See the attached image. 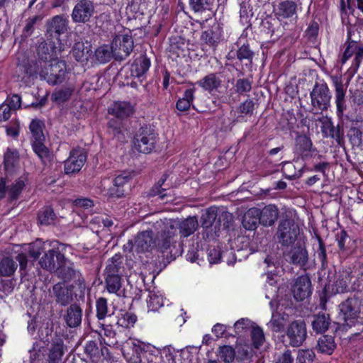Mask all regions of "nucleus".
<instances>
[{
	"label": "nucleus",
	"mask_w": 363,
	"mask_h": 363,
	"mask_svg": "<svg viewBox=\"0 0 363 363\" xmlns=\"http://www.w3.org/2000/svg\"><path fill=\"white\" fill-rule=\"evenodd\" d=\"M153 228L157 232L161 231L158 239L159 247L162 250H167L175 242L174 238L178 231L184 238L189 237L196 230L198 221L196 217H189L184 220L165 218L154 223Z\"/></svg>",
	"instance_id": "obj_1"
},
{
	"label": "nucleus",
	"mask_w": 363,
	"mask_h": 363,
	"mask_svg": "<svg viewBox=\"0 0 363 363\" xmlns=\"http://www.w3.org/2000/svg\"><path fill=\"white\" fill-rule=\"evenodd\" d=\"M149 347L138 340H129L123 347V354L129 363H157V356Z\"/></svg>",
	"instance_id": "obj_2"
},
{
	"label": "nucleus",
	"mask_w": 363,
	"mask_h": 363,
	"mask_svg": "<svg viewBox=\"0 0 363 363\" xmlns=\"http://www.w3.org/2000/svg\"><path fill=\"white\" fill-rule=\"evenodd\" d=\"M157 140V134L148 126L141 127L134 136L133 145L138 152L148 154L155 148Z\"/></svg>",
	"instance_id": "obj_3"
},
{
	"label": "nucleus",
	"mask_w": 363,
	"mask_h": 363,
	"mask_svg": "<svg viewBox=\"0 0 363 363\" xmlns=\"http://www.w3.org/2000/svg\"><path fill=\"white\" fill-rule=\"evenodd\" d=\"M311 105L315 113L327 111L330 106L331 94L325 83H315L310 93Z\"/></svg>",
	"instance_id": "obj_4"
},
{
	"label": "nucleus",
	"mask_w": 363,
	"mask_h": 363,
	"mask_svg": "<svg viewBox=\"0 0 363 363\" xmlns=\"http://www.w3.org/2000/svg\"><path fill=\"white\" fill-rule=\"evenodd\" d=\"M299 234V225L293 219H284L279 224L277 235L279 242L284 246L293 245Z\"/></svg>",
	"instance_id": "obj_5"
},
{
	"label": "nucleus",
	"mask_w": 363,
	"mask_h": 363,
	"mask_svg": "<svg viewBox=\"0 0 363 363\" xmlns=\"http://www.w3.org/2000/svg\"><path fill=\"white\" fill-rule=\"evenodd\" d=\"M289 345L298 347L303 345L307 337L306 325L303 320L298 319L291 322L286 330Z\"/></svg>",
	"instance_id": "obj_6"
},
{
	"label": "nucleus",
	"mask_w": 363,
	"mask_h": 363,
	"mask_svg": "<svg viewBox=\"0 0 363 363\" xmlns=\"http://www.w3.org/2000/svg\"><path fill=\"white\" fill-rule=\"evenodd\" d=\"M114 58L123 60L132 52L134 47L133 38L128 34L116 35L111 42Z\"/></svg>",
	"instance_id": "obj_7"
},
{
	"label": "nucleus",
	"mask_w": 363,
	"mask_h": 363,
	"mask_svg": "<svg viewBox=\"0 0 363 363\" xmlns=\"http://www.w3.org/2000/svg\"><path fill=\"white\" fill-rule=\"evenodd\" d=\"M161 231H156L152 229L143 231L137 235L135 238V249L138 252L149 251L155 246L161 251L158 246V239L160 237ZM164 250H162L163 252Z\"/></svg>",
	"instance_id": "obj_8"
},
{
	"label": "nucleus",
	"mask_w": 363,
	"mask_h": 363,
	"mask_svg": "<svg viewBox=\"0 0 363 363\" xmlns=\"http://www.w3.org/2000/svg\"><path fill=\"white\" fill-rule=\"evenodd\" d=\"M66 64L63 60H53L42 72V76L50 84L55 85L62 83L66 76Z\"/></svg>",
	"instance_id": "obj_9"
},
{
	"label": "nucleus",
	"mask_w": 363,
	"mask_h": 363,
	"mask_svg": "<svg viewBox=\"0 0 363 363\" xmlns=\"http://www.w3.org/2000/svg\"><path fill=\"white\" fill-rule=\"evenodd\" d=\"M51 297L55 298L57 304L66 306L74 300V286L64 282H58L53 285L50 291Z\"/></svg>",
	"instance_id": "obj_10"
},
{
	"label": "nucleus",
	"mask_w": 363,
	"mask_h": 363,
	"mask_svg": "<svg viewBox=\"0 0 363 363\" xmlns=\"http://www.w3.org/2000/svg\"><path fill=\"white\" fill-rule=\"evenodd\" d=\"M360 301L356 297H350L339 305L340 314L344 320L342 325H351L359 313Z\"/></svg>",
	"instance_id": "obj_11"
},
{
	"label": "nucleus",
	"mask_w": 363,
	"mask_h": 363,
	"mask_svg": "<svg viewBox=\"0 0 363 363\" xmlns=\"http://www.w3.org/2000/svg\"><path fill=\"white\" fill-rule=\"evenodd\" d=\"M217 218H218L220 225L223 223L224 228H228L230 222L233 220L231 213L222 212L220 214H218V209L216 207H211L206 211L201 218L202 226L206 228L211 227Z\"/></svg>",
	"instance_id": "obj_12"
},
{
	"label": "nucleus",
	"mask_w": 363,
	"mask_h": 363,
	"mask_svg": "<svg viewBox=\"0 0 363 363\" xmlns=\"http://www.w3.org/2000/svg\"><path fill=\"white\" fill-rule=\"evenodd\" d=\"M86 160V155L83 149L72 150L69 157L64 162V169L66 174L79 172Z\"/></svg>",
	"instance_id": "obj_13"
},
{
	"label": "nucleus",
	"mask_w": 363,
	"mask_h": 363,
	"mask_svg": "<svg viewBox=\"0 0 363 363\" xmlns=\"http://www.w3.org/2000/svg\"><path fill=\"white\" fill-rule=\"evenodd\" d=\"M65 261V255L60 252L59 249H51L41 257L39 264L43 269L50 272H55L58 268H60Z\"/></svg>",
	"instance_id": "obj_14"
},
{
	"label": "nucleus",
	"mask_w": 363,
	"mask_h": 363,
	"mask_svg": "<svg viewBox=\"0 0 363 363\" xmlns=\"http://www.w3.org/2000/svg\"><path fill=\"white\" fill-rule=\"evenodd\" d=\"M94 13V6L89 0H80L74 7L72 19L74 23H86Z\"/></svg>",
	"instance_id": "obj_15"
},
{
	"label": "nucleus",
	"mask_w": 363,
	"mask_h": 363,
	"mask_svg": "<svg viewBox=\"0 0 363 363\" xmlns=\"http://www.w3.org/2000/svg\"><path fill=\"white\" fill-rule=\"evenodd\" d=\"M286 260L304 270L308 269V252L305 246L298 245L292 247L285 254Z\"/></svg>",
	"instance_id": "obj_16"
},
{
	"label": "nucleus",
	"mask_w": 363,
	"mask_h": 363,
	"mask_svg": "<svg viewBox=\"0 0 363 363\" xmlns=\"http://www.w3.org/2000/svg\"><path fill=\"white\" fill-rule=\"evenodd\" d=\"M331 80L335 91V104L337 107V113L338 116H342L346 110L347 105L345 101V94L347 86L343 84L341 76L333 75Z\"/></svg>",
	"instance_id": "obj_17"
},
{
	"label": "nucleus",
	"mask_w": 363,
	"mask_h": 363,
	"mask_svg": "<svg viewBox=\"0 0 363 363\" xmlns=\"http://www.w3.org/2000/svg\"><path fill=\"white\" fill-rule=\"evenodd\" d=\"M294 152L303 160H306L318 153L309 137L306 135H298L295 140Z\"/></svg>",
	"instance_id": "obj_18"
},
{
	"label": "nucleus",
	"mask_w": 363,
	"mask_h": 363,
	"mask_svg": "<svg viewBox=\"0 0 363 363\" xmlns=\"http://www.w3.org/2000/svg\"><path fill=\"white\" fill-rule=\"evenodd\" d=\"M292 293L296 301H303L312 292L311 279L308 276L298 277L292 286Z\"/></svg>",
	"instance_id": "obj_19"
},
{
	"label": "nucleus",
	"mask_w": 363,
	"mask_h": 363,
	"mask_svg": "<svg viewBox=\"0 0 363 363\" xmlns=\"http://www.w3.org/2000/svg\"><path fill=\"white\" fill-rule=\"evenodd\" d=\"M69 20L64 15H57L48 21V32L52 35L53 33L57 36L67 33L69 29Z\"/></svg>",
	"instance_id": "obj_20"
},
{
	"label": "nucleus",
	"mask_w": 363,
	"mask_h": 363,
	"mask_svg": "<svg viewBox=\"0 0 363 363\" xmlns=\"http://www.w3.org/2000/svg\"><path fill=\"white\" fill-rule=\"evenodd\" d=\"M258 215L259 216V223L264 226L269 227L273 225L279 217V208L277 206L269 204L265 206L263 208H258Z\"/></svg>",
	"instance_id": "obj_21"
},
{
	"label": "nucleus",
	"mask_w": 363,
	"mask_h": 363,
	"mask_svg": "<svg viewBox=\"0 0 363 363\" xmlns=\"http://www.w3.org/2000/svg\"><path fill=\"white\" fill-rule=\"evenodd\" d=\"M108 113L117 118L123 119L132 116L135 112L134 106L128 101H115L108 108Z\"/></svg>",
	"instance_id": "obj_22"
},
{
	"label": "nucleus",
	"mask_w": 363,
	"mask_h": 363,
	"mask_svg": "<svg viewBox=\"0 0 363 363\" xmlns=\"http://www.w3.org/2000/svg\"><path fill=\"white\" fill-rule=\"evenodd\" d=\"M297 4L291 0L281 1L274 8L275 16L279 19L290 18L294 16L296 17Z\"/></svg>",
	"instance_id": "obj_23"
},
{
	"label": "nucleus",
	"mask_w": 363,
	"mask_h": 363,
	"mask_svg": "<svg viewBox=\"0 0 363 363\" xmlns=\"http://www.w3.org/2000/svg\"><path fill=\"white\" fill-rule=\"evenodd\" d=\"M63 319L69 328L79 326L82 319V309L76 303L71 304L67 308Z\"/></svg>",
	"instance_id": "obj_24"
},
{
	"label": "nucleus",
	"mask_w": 363,
	"mask_h": 363,
	"mask_svg": "<svg viewBox=\"0 0 363 363\" xmlns=\"http://www.w3.org/2000/svg\"><path fill=\"white\" fill-rule=\"evenodd\" d=\"M352 272L350 270L339 271L335 275L332 290L334 293H344L347 291L348 285L352 279Z\"/></svg>",
	"instance_id": "obj_25"
},
{
	"label": "nucleus",
	"mask_w": 363,
	"mask_h": 363,
	"mask_svg": "<svg viewBox=\"0 0 363 363\" xmlns=\"http://www.w3.org/2000/svg\"><path fill=\"white\" fill-rule=\"evenodd\" d=\"M204 91L209 94L216 91L222 85V80L216 73H210L196 82Z\"/></svg>",
	"instance_id": "obj_26"
},
{
	"label": "nucleus",
	"mask_w": 363,
	"mask_h": 363,
	"mask_svg": "<svg viewBox=\"0 0 363 363\" xmlns=\"http://www.w3.org/2000/svg\"><path fill=\"white\" fill-rule=\"evenodd\" d=\"M37 74V67L34 62L26 61L18 64L16 69L17 79L27 82L31 77Z\"/></svg>",
	"instance_id": "obj_27"
},
{
	"label": "nucleus",
	"mask_w": 363,
	"mask_h": 363,
	"mask_svg": "<svg viewBox=\"0 0 363 363\" xmlns=\"http://www.w3.org/2000/svg\"><path fill=\"white\" fill-rule=\"evenodd\" d=\"M258 208L253 207L248 209L242 217V226L248 230H255L259 223Z\"/></svg>",
	"instance_id": "obj_28"
},
{
	"label": "nucleus",
	"mask_w": 363,
	"mask_h": 363,
	"mask_svg": "<svg viewBox=\"0 0 363 363\" xmlns=\"http://www.w3.org/2000/svg\"><path fill=\"white\" fill-rule=\"evenodd\" d=\"M122 256L119 254H116L108 261V264L105 269L104 276L113 277L120 276L122 277Z\"/></svg>",
	"instance_id": "obj_29"
},
{
	"label": "nucleus",
	"mask_w": 363,
	"mask_h": 363,
	"mask_svg": "<svg viewBox=\"0 0 363 363\" xmlns=\"http://www.w3.org/2000/svg\"><path fill=\"white\" fill-rule=\"evenodd\" d=\"M222 36V29L219 25L212 26L202 33L201 39L208 45L216 47Z\"/></svg>",
	"instance_id": "obj_30"
},
{
	"label": "nucleus",
	"mask_w": 363,
	"mask_h": 363,
	"mask_svg": "<svg viewBox=\"0 0 363 363\" xmlns=\"http://www.w3.org/2000/svg\"><path fill=\"white\" fill-rule=\"evenodd\" d=\"M19 155L18 152L15 149L8 148L4 153V164L6 174H11L14 172L16 167L18 163Z\"/></svg>",
	"instance_id": "obj_31"
},
{
	"label": "nucleus",
	"mask_w": 363,
	"mask_h": 363,
	"mask_svg": "<svg viewBox=\"0 0 363 363\" xmlns=\"http://www.w3.org/2000/svg\"><path fill=\"white\" fill-rule=\"evenodd\" d=\"M91 45H86L81 41L74 43L72 48V55L75 60L78 62L87 61L91 55Z\"/></svg>",
	"instance_id": "obj_32"
},
{
	"label": "nucleus",
	"mask_w": 363,
	"mask_h": 363,
	"mask_svg": "<svg viewBox=\"0 0 363 363\" xmlns=\"http://www.w3.org/2000/svg\"><path fill=\"white\" fill-rule=\"evenodd\" d=\"M150 67V60L145 55H140L131 65V74L139 78L147 72Z\"/></svg>",
	"instance_id": "obj_33"
},
{
	"label": "nucleus",
	"mask_w": 363,
	"mask_h": 363,
	"mask_svg": "<svg viewBox=\"0 0 363 363\" xmlns=\"http://www.w3.org/2000/svg\"><path fill=\"white\" fill-rule=\"evenodd\" d=\"M65 353V345L63 341L57 340L54 341L50 347L48 361L50 363H59Z\"/></svg>",
	"instance_id": "obj_34"
},
{
	"label": "nucleus",
	"mask_w": 363,
	"mask_h": 363,
	"mask_svg": "<svg viewBox=\"0 0 363 363\" xmlns=\"http://www.w3.org/2000/svg\"><path fill=\"white\" fill-rule=\"evenodd\" d=\"M330 324L329 315L325 313H318L313 317L312 321L313 330L317 333L325 332Z\"/></svg>",
	"instance_id": "obj_35"
},
{
	"label": "nucleus",
	"mask_w": 363,
	"mask_h": 363,
	"mask_svg": "<svg viewBox=\"0 0 363 363\" xmlns=\"http://www.w3.org/2000/svg\"><path fill=\"white\" fill-rule=\"evenodd\" d=\"M94 53L96 60L101 64L106 63L114 57L111 45H101L95 50Z\"/></svg>",
	"instance_id": "obj_36"
},
{
	"label": "nucleus",
	"mask_w": 363,
	"mask_h": 363,
	"mask_svg": "<svg viewBox=\"0 0 363 363\" xmlns=\"http://www.w3.org/2000/svg\"><path fill=\"white\" fill-rule=\"evenodd\" d=\"M336 347L334 338L330 335H324L318 341V349L321 353L331 354Z\"/></svg>",
	"instance_id": "obj_37"
},
{
	"label": "nucleus",
	"mask_w": 363,
	"mask_h": 363,
	"mask_svg": "<svg viewBox=\"0 0 363 363\" xmlns=\"http://www.w3.org/2000/svg\"><path fill=\"white\" fill-rule=\"evenodd\" d=\"M195 89H187L184 93L182 98L179 99L176 104L177 110L186 111L189 109L194 99Z\"/></svg>",
	"instance_id": "obj_38"
},
{
	"label": "nucleus",
	"mask_w": 363,
	"mask_h": 363,
	"mask_svg": "<svg viewBox=\"0 0 363 363\" xmlns=\"http://www.w3.org/2000/svg\"><path fill=\"white\" fill-rule=\"evenodd\" d=\"M59 276L65 280V281H70L72 279H77L81 281V274L79 271L75 270L72 267L65 266V262L62 264L60 268L57 270Z\"/></svg>",
	"instance_id": "obj_39"
},
{
	"label": "nucleus",
	"mask_w": 363,
	"mask_h": 363,
	"mask_svg": "<svg viewBox=\"0 0 363 363\" xmlns=\"http://www.w3.org/2000/svg\"><path fill=\"white\" fill-rule=\"evenodd\" d=\"M38 218L41 225H48L54 223L56 216L50 206H45L39 211Z\"/></svg>",
	"instance_id": "obj_40"
},
{
	"label": "nucleus",
	"mask_w": 363,
	"mask_h": 363,
	"mask_svg": "<svg viewBox=\"0 0 363 363\" xmlns=\"http://www.w3.org/2000/svg\"><path fill=\"white\" fill-rule=\"evenodd\" d=\"M32 147L43 163L50 160L51 154L48 148L43 144V141H33Z\"/></svg>",
	"instance_id": "obj_41"
},
{
	"label": "nucleus",
	"mask_w": 363,
	"mask_h": 363,
	"mask_svg": "<svg viewBox=\"0 0 363 363\" xmlns=\"http://www.w3.org/2000/svg\"><path fill=\"white\" fill-rule=\"evenodd\" d=\"M43 128V123L40 120L35 119L30 122L29 129L32 135V142L45 140Z\"/></svg>",
	"instance_id": "obj_42"
},
{
	"label": "nucleus",
	"mask_w": 363,
	"mask_h": 363,
	"mask_svg": "<svg viewBox=\"0 0 363 363\" xmlns=\"http://www.w3.org/2000/svg\"><path fill=\"white\" fill-rule=\"evenodd\" d=\"M17 265L16 262L9 257H4L0 262V276L10 277L13 274Z\"/></svg>",
	"instance_id": "obj_43"
},
{
	"label": "nucleus",
	"mask_w": 363,
	"mask_h": 363,
	"mask_svg": "<svg viewBox=\"0 0 363 363\" xmlns=\"http://www.w3.org/2000/svg\"><path fill=\"white\" fill-rule=\"evenodd\" d=\"M240 18L243 24L249 23L250 18L253 16L251 0H242L240 4Z\"/></svg>",
	"instance_id": "obj_44"
},
{
	"label": "nucleus",
	"mask_w": 363,
	"mask_h": 363,
	"mask_svg": "<svg viewBox=\"0 0 363 363\" xmlns=\"http://www.w3.org/2000/svg\"><path fill=\"white\" fill-rule=\"evenodd\" d=\"M72 87H62L55 90L51 96L52 99L57 104L67 101L73 93Z\"/></svg>",
	"instance_id": "obj_45"
},
{
	"label": "nucleus",
	"mask_w": 363,
	"mask_h": 363,
	"mask_svg": "<svg viewBox=\"0 0 363 363\" xmlns=\"http://www.w3.org/2000/svg\"><path fill=\"white\" fill-rule=\"evenodd\" d=\"M116 335V332L111 325H103L99 333V335L103 339L104 343L108 346L115 345L117 343Z\"/></svg>",
	"instance_id": "obj_46"
},
{
	"label": "nucleus",
	"mask_w": 363,
	"mask_h": 363,
	"mask_svg": "<svg viewBox=\"0 0 363 363\" xmlns=\"http://www.w3.org/2000/svg\"><path fill=\"white\" fill-rule=\"evenodd\" d=\"M214 0H189L190 9L195 13L210 10Z\"/></svg>",
	"instance_id": "obj_47"
},
{
	"label": "nucleus",
	"mask_w": 363,
	"mask_h": 363,
	"mask_svg": "<svg viewBox=\"0 0 363 363\" xmlns=\"http://www.w3.org/2000/svg\"><path fill=\"white\" fill-rule=\"evenodd\" d=\"M104 279L107 291L111 294H117L121 287V277L105 276Z\"/></svg>",
	"instance_id": "obj_48"
},
{
	"label": "nucleus",
	"mask_w": 363,
	"mask_h": 363,
	"mask_svg": "<svg viewBox=\"0 0 363 363\" xmlns=\"http://www.w3.org/2000/svg\"><path fill=\"white\" fill-rule=\"evenodd\" d=\"M254 55L255 53L250 49V45L248 43H243L238 48V50L236 51L237 58L241 62L243 60H247L250 62H252Z\"/></svg>",
	"instance_id": "obj_49"
},
{
	"label": "nucleus",
	"mask_w": 363,
	"mask_h": 363,
	"mask_svg": "<svg viewBox=\"0 0 363 363\" xmlns=\"http://www.w3.org/2000/svg\"><path fill=\"white\" fill-rule=\"evenodd\" d=\"M218 353L220 359L225 363H230L235 359V352L231 346L224 345L220 347Z\"/></svg>",
	"instance_id": "obj_50"
},
{
	"label": "nucleus",
	"mask_w": 363,
	"mask_h": 363,
	"mask_svg": "<svg viewBox=\"0 0 363 363\" xmlns=\"http://www.w3.org/2000/svg\"><path fill=\"white\" fill-rule=\"evenodd\" d=\"M252 345L255 348L259 349L264 342L265 337L262 329L259 327L253 328L251 332Z\"/></svg>",
	"instance_id": "obj_51"
},
{
	"label": "nucleus",
	"mask_w": 363,
	"mask_h": 363,
	"mask_svg": "<svg viewBox=\"0 0 363 363\" xmlns=\"http://www.w3.org/2000/svg\"><path fill=\"white\" fill-rule=\"evenodd\" d=\"M342 330L347 328H353L352 335H359L363 333V311L354 319V322L351 325H342Z\"/></svg>",
	"instance_id": "obj_52"
},
{
	"label": "nucleus",
	"mask_w": 363,
	"mask_h": 363,
	"mask_svg": "<svg viewBox=\"0 0 363 363\" xmlns=\"http://www.w3.org/2000/svg\"><path fill=\"white\" fill-rule=\"evenodd\" d=\"M347 136L353 146L359 147L362 144V133L359 128H351L348 131Z\"/></svg>",
	"instance_id": "obj_53"
},
{
	"label": "nucleus",
	"mask_w": 363,
	"mask_h": 363,
	"mask_svg": "<svg viewBox=\"0 0 363 363\" xmlns=\"http://www.w3.org/2000/svg\"><path fill=\"white\" fill-rule=\"evenodd\" d=\"M45 243L43 242L40 240H37L35 242L30 244L28 252L30 257L34 259H38L45 250Z\"/></svg>",
	"instance_id": "obj_54"
},
{
	"label": "nucleus",
	"mask_w": 363,
	"mask_h": 363,
	"mask_svg": "<svg viewBox=\"0 0 363 363\" xmlns=\"http://www.w3.org/2000/svg\"><path fill=\"white\" fill-rule=\"evenodd\" d=\"M326 138H331L336 141L337 145L342 146L345 142L344 130L342 126L337 125L334 126Z\"/></svg>",
	"instance_id": "obj_55"
},
{
	"label": "nucleus",
	"mask_w": 363,
	"mask_h": 363,
	"mask_svg": "<svg viewBox=\"0 0 363 363\" xmlns=\"http://www.w3.org/2000/svg\"><path fill=\"white\" fill-rule=\"evenodd\" d=\"M96 317L98 318V319H104L108 313L107 300L103 297L98 298L96 303Z\"/></svg>",
	"instance_id": "obj_56"
},
{
	"label": "nucleus",
	"mask_w": 363,
	"mask_h": 363,
	"mask_svg": "<svg viewBox=\"0 0 363 363\" xmlns=\"http://www.w3.org/2000/svg\"><path fill=\"white\" fill-rule=\"evenodd\" d=\"M136 321L137 316L133 313L127 312L122 315L117 323L124 328H130L134 325Z\"/></svg>",
	"instance_id": "obj_57"
},
{
	"label": "nucleus",
	"mask_w": 363,
	"mask_h": 363,
	"mask_svg": "<svg viewBox=\"0 0 363 363\" xmlns=\"http://www.w3.org/2000/svg\"><path fill=\"white\" fill-rule=\"evenodd\" d=\"M318 249L316 251V256L321 262V267L325 269L328 265L327 255L325 244L320 236H318Z\"/></svg>",
	"instance_id": "obj_58"
},
{
	"label": "nucleus",
	"mask_w": 363,
	"mask_h": 363,
	"mask_svg": "<svg viewBox=\"0 0 363 363\" xmlns=\"http://www.w3.org/2000/svg\"><path fill=\"white\" fill-rule=\"evenodd\" d=\"M164 305L163 298L162 296L152 294L149 296L147 300L148 310L151 311H158Z\"/></svg>",
	"instance_id": "obj_59"
},
{
	"label": "nucleus",
	"mask_w": 363,
	"mask_h": 363,
	"mask_svg": "<svg viewBox=\"0 0 363 363\" xmlns=\"http://www.w3.org/2000/svg\"><path fill=\"white\" fill-rule=\"evenodd\" d=\"M108 130L109 133L113 135L115 137L120 138L122 134V123L117 119H111L108 121L107 124Z\"/></svg>",
	"instance_id": "obj_60"
},
{
	"label": "nucleus",
	"mask_w": 363,
	"mask_h": 363,
	"mask_svg": "<svg viewBox=\"0 0 363 363\" xmlns=\"http://www.w3.org/2000/svg\"><path fill=\"white\" fill-rule=\"evenodd\" d=\"M315 357V353L311 350H301L298 351V363H312Z\"/></svg>",
	"instance_id": "obj_61"
},
{
	"label": "nucleus",
	"mask_w": 363,
	"mask_h": 363,
	"mask_svg": "<svg viewBox=\"0 0 363 363\" xmlns=\"http://www.w3.org/2000/svg\"><path fill=\"white\" fill-rule=\"evenodd\" d=\"M125 9L126 13L129 15L141 14L143 12L140 9V0H128Z\"/></svg>",
	"instance_id": "obj_62"
},
{
	"label": "nucleus",
	"mask_w": 363,
	"mask_h": 363,
	"mask_svg": "<svg viewBox=\"0 0 363 363\" xmlns=\"http://www.w3.org/2000/svg\"><path fill=\"white\" fill-rule=\"evenodd\" d=\"M252 89V84L249 79H239L235 84L236 91L240 94L249 92Z\"/></svg>",
	"instance_id": "obj_63"
},
{
	"label": "nucleus",
	"mask_w": 363,
	"mask_h": 363,
	"mask_svg": "<svg viewBox=\"0 0 363 363\" xmlns=\"http://www.w3.org/2000/svg\"><path fill=\"white\" fill-rule=\"evenodd\" d=\"M321 123V133L324 138L327 137L330 130L333 128L334 125L331 119L327 116H323L318 119Z\"/></svg>",
	"instance_id": "obj_64"
}]
</instances>
